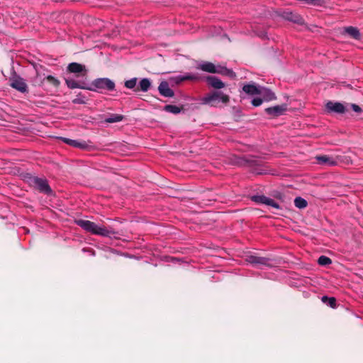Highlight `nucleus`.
<instances>
[{
  "mask_svg": "<svg viewBox=\"0 0 363 363\" xmlns=\"http://www.w3.org/2000/svg\"><path fill=\"white\" fill-rule=\"evenodd\" d=\"M123 120V116L121 115H115L113 116H111L110 118H108L106 119V122L107 123H116L119 122Z\"/></svg>",
  "mask_w": 363,
  "mask_h": 363,
  "instance_id": "obj_22",
  "label": "nucleus"
},
{
  "mask_svg": "<svg viewBox=\"0 0 363 363\" xmlns=\"http://www.w3.org/2000/svg\"><path fill=\"white\" fill-rule=\"evenodd\" d=\"M318 262L320 265H328L331 263V259L328 257L320 256Z\"/></svg>",
  "mask_w": 363,
  "mask_h": 363,
  "instance_id": "obj_23",
  "label": "nucleus"
},
{
  "mask_svg": "<svg viewBox=\"0 0 363 363\" xmlns=\"http://www.w3.org/2000/svg\"><path fill=\"white\" fill-rule=\"evenodd\" d=\"M197 68L208 73L220 74L230 77H234L235 76L232 70L228 69L227 68L218 65H216L210 62H202L198 65Z\"/></svg>",
  "mask_w": 363,
  "mask_h": 363,
  "instance_id": "obj_2",
  "label": "nucleus"
},
{
  "mask_svg": "<svg viewBox=\"0 0 363 363\" xmlns=\"http://www.w3.org/2000/svg\"><path fill=\"white\" fill-rule=\"evenodd\" d=\"M326 109L328 111L335 112V113H343L345 112L344 106L338 102H332L329 101L325 105Z\"/></svg>",
  "mask_w": 363,
  "mask_h": 363,
  "instance_id": "obj_13",
  "label": "nucleus"
},
{
  "mask_svg": "<svg viewBox=\"0 0 363 363\" xmlns=\"http://www.w3.org/2000/svg\"><path fill=\"white\" fill-rule=\"evenodd\" d=\"M46 79L50 83L52 84L53 86L57 87L60 82V81L56 79L55 77H54L52 75H48L46 77Z\"/></svg>",
  "mask_w": 363,
  "mask_h": 363,
  "instance_id": "obj_24",
  "label": "nucleus"
},
{
  "mask_svg": "<svg viewBox=\"0 0 363 363\" xmlns=\"http://www.w3.org/2000/svg\"><path fill=\"white\" fill-rule=\"evenodd\" d=\"M164 110L172 113H179L181 111V108L178 106H174V105H167L164 107Z\"/></svg>",
  "mask_w": 363,
  "mask_h": 363,
  "instance_id": "obj_21",
  "label": "nucleus"
},
{
  "mask_svg": "<svg viewBox=\"0 0 363 363\" xmlns=\"http://www.w3.org/2000/svg\"><path fill=\"white\" fill-rule=\"evenodd\" d=\"M252 200L259 203H263L270 206L274 209H280L279 205L273 199L267 198L264 196H255L252 197Z\"/></svg>",
  "mask_w": 363,
  "mask_h": 363,
  "instance_id": "obj_6",
  "label": "nucleus"
},
{
  "mask_svg": "<svg viewBox=\"0 0 363 363\" xmlns=\"http://www.w3.org/2000/svg\"><path fill=\"white\" fill-rule=\"evenodd\" d=\"M92 88L94 90L96 89L113 90L115 88V84L113 81L108 78H99L95 79L92 82Z\"/></svg>",
  "mask_w": 363,
  "mask_h": 363,
  "instance_id": "obj_5",
  "label": "nucleus"
},
{
  "mask_svg": "<svg viewBox=\"0 0 363 363\" xmlns=\"http://www.w3.org/2000/svg\"><path fill=\"white\" fill-rule=\"evenodd\" d=\"M158 89L160 93L166 97H171L174 95L173 91L169 87V85L166 82H162Z\"/></svg>",
  "mask_w": 363,
  "mask_h": 363,
  "instance_id": "obj_15",
  "label": "nucleus"
},
{
  "mask_svg": "<svg viewBox=\"0 0 363 363\" xmlns=\"http://www.w3.org/2000/svg\"><path fill=\"white\" fill-rule=\"evenodd\" d=\"M70 145L77 147H84V145L81 144L80 143H79L77 140H72V141H70Z\"/></svg>",
  "mask_w": 363,
  "mask_h": 363,
  "instance_id": "obj_29",
  "label": "nucleus"
},
{
  "mask_svg": "<svg viewBox=\"0 0 363 363\" xmlns=\"http://www.w3.org/2000/svg\"><path fill=\"white\" fill-rule=\"evenodd\" d=\"M335 303H336V300L335 298L333 297H330L328 298V303L332 307V308H335Z\"/></svg>",
  "mask_w": 363,
  "mask_h": 363,
  "instance_id": "obj_30",
  "label": "nucleus"
},
{
  "mask_svg": "<svg viewBox=\"0 0 363 363\" xmlns=\"http://www.w3.org/2000/svg\"><path fill=\"white\" fill-rule=\"evenodd\" d=\"M318 26L315 25H311L310 26H306V28L309 30L314 31L315 28H317Z\"/></svg>",
  "mask_w": 363,
  "mask_h": 363,
  "instance_id": "obj_32",
  "label": "nucleus"
},
{
  "mask_svg": "<svg viewBox=\"0 0 363 363\" xmlns=\"http://www.w3.org/2000/svg\"><path fill=\"white\" fill-rule=\"evenodd\" d=\"M196 77H194V76H191V75H186L185 77H177L175 79V82L176 83H179L180 82H182L184 80H186V79H196Z\"/></svg>",
  "mask_w": 363,
  "mask_h": 363,
  "instance_id": "obj_27",
  "label": "nucleus"
},
{
  "mask_svg": "<svg viewBox=\"0 0 363 363\" xmlns=\"http://www.w3.org/2000/svg\"><path fill=\"white\" fill-rule=\"evenodd\" d=\"M33 185L41 191L49 193L50 189L45 180L39 178H33L32 179Z\"/></svg>",
  "mask_w": 363,
  "mask_h": 363,
  "instance_id": "obj_8",
  "label": "nucleus"
},
{
  "mask_svg": "<svg viewBox=\"0 0 363 363\" xmlns=\"http://www.w3.org/2000/svg\"><path fill=\"white\" fill-rule=\"evenodd\" d=\"M274 14L277 17H280L282 19L291 22L293 23L304 26L306 25L304 18L297 12L292 11L291 10L286 9H277L274 11Z\"/></svg>",
  "mask_w": 363,
  "mask_h": 363,
  "instance_id": "obj_1",
  "label": "nucleus"
},
{
  "mask_svg": "<svg viewBox=\"0 0 363 363\" xmlns=\"http://www.w3.org/2000/svg\"><path fill=\"white\" fill-rule=\"evenodd\" d=\"M259 89L260 86H257L255 84H245L242 87L243 91L251 96L259 95Z\"/></svg>",
  "mask_w": 363,
  "mask_h": 363,
  "instance_id": "obj_16",
  "label": "nucleus"
},
{
  "mask_svg": "<svg viewBox=\"0 0 363 363\" xmlns=\"http://www.w3.org/2000/svg\"><path fill=\"white\" fill-rule=\"evenodd\" d=\"M151 86V82L147 78H144L139 82V86L137 91H147Z\"/></svg>",
  "mask_w": 363,
  "mask_h": 363,
  "instance_id": "obj_19",
  "label": "nucleus"
},
{
  "mask_svg": "<svg viewBox=\"0 0 363 363\" xmlns=\"http://www.w3.org/2000/svg\"><path fill=\"white\" fill-rule=\"evenodd\" d=\"M295 206L298 208H304L307 206V201L301 197H297L294 200Z\"/></svg>",
  "mask_w": 363,
  "mask_h": 363,
  "instance_id": "obj_20",
  "label": "nucleus"
},
{
  "mask_svg": "<svg viewBox=\"0 0 363 363\" xmlns=\"http://www.w3.org/2000/svg\"><path fill=\"white\" fill-rule=\"evenodd\" d=\"M65 82H66L67 86L70 89L79 88V89H88V90L94 91V89L92 87L86 86L83 84H79L78 82H77L76 81H74L73 79H65Z\"/></svg>",
  "mask_w": 363,
  "mask_h": 363,
  "instance_id": "obj_18",
  "label": "nucleus"
},
{
  "mask_svg": "<svg viewBox=\"0 0 363 363\" xmlns=\"http://www.w3.org/2000/svg\"><path fill=\"white\" fill-rule=\"evenodd\" d=\"M111 35L113 36H116L118 35V33H116V31L113 30Z\"/></svg>",
  "mask_w": 363,
  "mask_h": 363,
  "instance_id": "obj_36",
  "label": "nucleus"
},
{
  "mask_svg": "<svg viewBox=\"0 0 363 363\" xmlns=\"http://www.w3.org/2000/svg\"><path fill=\"white\" fill-rule=\"evenodd\" d=\"M67 71L74 74L84 73V74L86 72L85 66L77 62L70 63L67 66Z\"/></svg>",
  "mask_w": 363,
  "mask_h": 363,
  "instance_id": "obj_12",
  "label": "nucleus"
},
{
  "mask_svg": "<svg viewBox=\"0 0 363 363\" xmlns=\"http://www.w3.org/2000/svg\"><path fill=\"white\" fill-rule=\"evenodd\" d=\"M342 33L347 35L355 40H359L362 35L359 30L357 27L353 26L345 27Z\"/></svg>",
  "mask_w": 363,
  "mask_h": 363,
  "instance_id": "obj_10",
  "label": "nucleus"
},
{
  "mask_svg": "<svg viewBox=\"0 0 363 363\" xmlns=\"http://www.w3.org/2000/svg\"><path fill=\"white\" fill-rule=\"evenodd\" d=\"M103 45H108L107 43H104Z\"/></svg>",
  "mask_w": 363,
  "mask_h": 363,
  "instance_id": "obj_37",
  "label": "nucleus"
},
{
  "mask_svg": "<svg viewBox=\"0 0 363 363\" xmlns=\"http://www.w3.org/2000/svg\"><path fill=\"white\" fill-rule=\"evenodd\" d=\"M76 223L78 225L82 227L85 230L96 235H108L110 231L103 226L97 225L95 223L86 220H77Z\"/></svg>",
  "mask_w": 363,
  "mask_h": 363,
  "instance_id": "obj_3",
  "label": "nucleus"
},
{
  "mask_svg": "<svg viewBox=\"0 0 363 363\" xmlns=\"http://www.w3.org/2000/svg\"><path fill=\"white\" fill-rule=\"evenodd\" d=\"M351 106H352L353 111L355 112L359 113V112H361V111H362L361 108L356 104H352Z\"/></svg>",
  "mask_w": 363,
  "mask_h": 363,
  "instance_id": "obj_31",
  "label": "nucleus"
},
{
  "mask_svg": "<svg viewBox=\"0 0 363 363\" xmlns=\"http://www.w3.org/2000/svg\"><path fill=\"white\" fill-rule=\"evenodd\" d=\"M137 84V78H133L130 80H128L125 82V86L128 89H133L135 86Z\"/></svg>",
  "mask_w": 363,
  "mask_h": 363,
  "instance_id": "obj_25",
  "label": "nucleus"
},
{
  "mask_svg": "<svg viewBox=\"0 0 363 363\" xmlns=\"http://www.w3.org/2000/svg\"><path fill=\"white\" fill-rule=\"evenodd\" d=\"M259 96H261L264 101H272L276 99L275 94L271 90L264 87H260Z\"/></svg>",
  "mask_w": 363,
  "mask_h": 363,
  "instance_id": "obj_14",
  "label": "nucleus"
},
{
  "mask_svg": "<svg viewBox=\"0 0 363 363\" xmlns=\"http://www.w3.org/2000/svg\"><path fill=\"white\" fill-rule=\"evenodd\" d=\"M328 297L327 296H323L322 297V301L324 302V303H327V301H328Z\"/></svg>",
  "mask_w": 363,
  "mask_h": 363,
  "instance_id": "obj_33",
  "label": "nucleus"
},
{
  "mask_svg": "<svg viewBox=\"0 0 363 363\" xmlns=\"http://www.w3.org/2000/svg\"><path fill=\"white\" fill-rule=\"evenodd\" d=\"M229 96L220 91H214L207 94L202 99L203 104H210L212 106H216L219 101L223 104H228L229 101Z\"/></svg>",
  "mask_w": 363,
  "mask_h": 363,
  "instance_id": "obj_4",
  "label": "nucleus"
},
{
  "mask_svg": "<svg viewBox=\"0 0 363 363\" xmlns=\"http://www.w3.org/2000/svg\"><path fill=\"white\" fill-rule=\"evenodd\" d=\"M262 98H255L252 101V104L255 106H260L263 102Z\"/></svg>",
  "mask_w": 363,
  "mask_h": 363,
  "instance_id": "obj_28",
  "label": "nucleus"
},
{
  "mask_svg": "<svg viewBox=\"0 0 363 363\" xmlns=\"http://www.w3.org/2000/svg\"><path fill=\"white\" fill-rule=\"evenodd\" d=\"M318 164H324L327 166H335L337 164V161L335 158L328 155H320L315 157Z\"/></svg>",
  "mask_w": 363,
  "mask_h": 363,
  "instance_id": "obj_9",
  "label": "nucleus"
},
{
  "mask_svg": "<svg viewBox=\"0 0 363 363\" xmlns=\"http://www.w3.org/2000/svg\"><path fill=\"white\" fill-rule=\"evenodd\" d=\"M64 142L70 145V141H72V140H70V139H67V138H64L63 139Z\"/></svg>",
  "mask_w": 363,
  "mask_h": 363,
  "instance_id": "obj_34",
  "label": "nucleus"
},
{
  "mask_svg": "<svg viewBox=\"0 0 363 363\" xmlns=\"http://www.w3.org/2000/svg\"><path fill=\"white\" fill-rule=\"evenodd\" d=\"M206 81L210 86L215 89H222L225 86L224 83L215 77H208Z\"/></svg>",
  "mask_w": 363,
  "mask_h": 363,
  "instance_id": "obj_17",
  "label": "nucleus"
},
{
  "mask_svg": "<svg viewBox=\"0 0 363 363\" xmlns=\"http://www.w3.org/2000/svg\"><path fill=\"white\" fill-rule=\"evenodd\" d=\"M247 261L250 263H255V264H262L264 263V259L260 257H253L251 256L247 259Z\"/></svg>",
  "mask_w": 363,
  "mask_h": 363,
  "instance_id": "obj_26",
  "label": "nucleus"
},
{
  "mask_svg": "<svg viewBox=\"0 0 363 363\" xmlns=\"http://www.w3.org/2000/svg\"><path fill=\"white\" fill-rule=\"evenodd\" d=\"M287 110V106L286 104L275 106L273 107H269L265 109V111L269 115L273 117H277L282 114H284Z\"/></svg>",
  "mask_w": 363,
  "mask_h": 363,
  "instance_id": "obj_7",
  "label": "nucleus"
},
{
  "mask_svg": "<svg viewBox=\"0 0 363 363\" xmlns=\"http://www.w3.org/2000/svg\"><path fill=\"white\" fill-rule=\"evenodd\" d=\"M11 86L13 88L20 91L21 92H25L27 90L26 84L25 83V82L23 81V79L19 78V77L13 78L11 80Z\"/></svg>",
  "mask_w": 363,
  "mask_h": 363,
  "instance_id": "obj_11",
  "label": "nucleus"
},
{
  "mask_svg": "<svg viewBox=\"0 0 363 363\" xmlns=\"http://www.w3.org/2000/svg\"><path fill=\"white\" fill-rule=\"evenodd\" d=\"M259 36L262 38H264L266 36V33L261 32V33L259 35Z\"/></svg>",
  "mask_w": 363,
  "mask_h": 363,
  "instance_id": "obj_35",
  "label": "nucleus"
}]
</instances>
